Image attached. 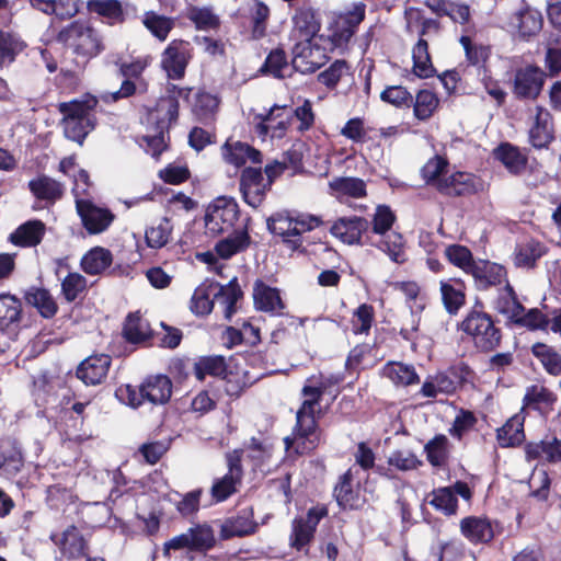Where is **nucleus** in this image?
Listing matches in <instances>:
<instances>
[{
  "label": "nucleus",
  "mask_w": 561,
  "mask_h": 561,
  "mask_svg": "<svg viewBox=\"0 0 561 561\" xmlns=\"http://www.w3.org/2000/svg\"><path fill=\"white\" fill-rule=\"evenodd\" d=\"M324 390L325 385L322 381H318L314 377L307 379L301 390L304 401L297 411L295 431L293 436L284 438L286 449L294 448L297 454L302 455L318 446L320 438L316 432L314 412Z\"/></svg>",
  "instance_id": "obj_1"
},
{
  "label": "nucleus",
  "mask_w": 561,
  "mask_h": 561,
  "mask_svg": "<svg viewBox=\"0 0 561 561\" xmlns=\"http://www.w3.org/2000/svg\"><path fill=\"white\" fill-rule=\"evenodd\" d=\"M57 41L76 56L85 59L94 58L105 50L102 33L87 21L69 23L59 31Z\"/></svg>",
  "instance_id": "obj_2"
},
{
  "label": "nucleus",
  "mask_w": 561,
  "mask_h": 561,
  "mask_svg": "<svg viewBox=\"0 0 561 561\" xmlns=\"http://www.w3.org/2000/svg\"><path fill=\"white\" fill-rule=\"evenodd\" d=\"M96 101H78L64 102L58 105L59 112L64 115L61 125L65 136L78 142L83 144L87 135L94 129L95 119L92 108Z\"/></svg>",
  "instance_id": "obj_3"
},
{
  "label": "nucleus",
  "mask_w": 561,
  "mask_h": 561,
  "mask_svg": "<svg viewBox=\"0 0 561 561\" xmlns=\"http://www.w3.org/2000/svg\"><path fill=\"white\" fill-rule=\"evenodd\" d=\"M461 330L483 352L494 350L501 342L500 330L495 328L491 316L481 310L470 311L461 322Z\"/></svg>",
  "instance_id": "obj_4"
},
{
  "label": "nucleus",
  "mask_w": 561,
  "mask_h": 561,
  "mask_svg": "<svg viewBox=\"0 0 561 561\" xmlns=\"http://www.w3.org/2000/svg\"><path fill=\"white\" fill-rule=\"evenodd\" d=\"M320 219L314 216L293 218L285 214H276L267 219L268 230L283 238L290 250L301 247L300 236L320 225Z\"/></svg>",
  "instance_id": "obj_5"
},
{
  "label": "nucleus",
  "mask_w": 561,
  "mask_h": 561,
  "mask_svg": "<svg viewBox=\"0 0 561 561\" xmlns=\"http://www.w3.org/2000/svg\"><path fill=\"white\" fill-rule=\"evenodd\" d=\"M330 41L325 37H316L294 43L293 67L301 73H312L321 68L328 60Z\"/></svg>",
  "instance_id": "obj_6"
},
{
  "label": "nucleus",
  "mask_w": 561,
  "mask_h": 561,
  "mask_svg": "<svg viewBox=\"0 0 561 561\" xmlns=\"http://www.w3.org/2000/svg\"><path fill=\"white\" fill-rule=\"evenodd\" d=\"M239 206L233 198L218 197L207 207L205 228L207 233L218 236L228 232L238 220Z\"/></svg>",
  "instance_id": "obj_7"
},
{
  "label": "nucleus",
  "mask_w": 561,
  "mask_h": 561,
  "mask_svg": "<svg viewBox=\"0 0 561 561\" xmlns=\"http://www.w3.org/2000/svg\"><path fill=\"white\" fill-rule=\"evenodd\" d=\"M328 510L324 506L311 507L305 517L295 518L290 535V546L297 550L304 549L313 538L314 530L325 515Z\"/></svg>",
  "instance_id": "obj_8"
},
{
  "label": "nucleus",
  "mask_w": 561,
  "mask_h": 561,
  "mask_svg": "<svg viewBox=\"0 0 561 561\" xmlns=\"http://www.w3.org/2000/svg\"><path fill=\"white\" fill-rule=\"evenodd\" d=\"M76 206L83 227L90 234L105 231L114 219L108 209L98 207L88 199H76Z\"/></svg>",
  "instance_id": "obj_9"
},
{
  "label": "nucleus",
  "mask_w": 561,
  "mask_h": 561,
  "mask_svg": "<svg viewBox=\"0 0 561 561\" xmlns=\"http://www.w3.org/2000/svg\"><path fill=\"white\" fill-rule=\"evenodd\" d=\"M293 27L289 38L293 43L308 41L316 37H324L319 34L320 21L317 19L316 11L310 7H300L296 9L291 18Z\"/></svg>",
  "instance_id": "obj_10"
},
{
  "label": "nucleus",
  "mask_w": 561,
  "mask_h": 561,
  "mask_svg": "<svg viewBox=\"0 0 561 561\" xmlns=\"http://www.w3.org/2000/svg\"><path fill=\"white\" fill-rule=\"evenodd\" d=\"M531 126L529 129V141L538 149L546 148L553 139L552 119L549 111L536 105L529 108Z\"/></svg>",
  "instance_id": "obj_11"
},
{
  "label": "nucleus",
  "mask_w": 561,
  "mask_h": 561,
  "mask_svg": "<svg viewBox=\"0 0 561 561\" xmlns=\"http://www.w3.org/2000/svg\"><path fill=\"white\" fill-rule=\"evenodd\" d=\"M190 58L187 43L172 41L162 54L161 66L169 78L179 80L184 77Z\"/></svg>",
  "instance_id": "obj_12"
},
{
  "label": "nucleus",
  "mask_w": 561,
  "mask_h": 561,
  "mask_svg": "<svg viewBox=\"0 0 561 561\" xmlns=\"http://www.w3.org/2000/svg\"><path fill=\"white\" fill-rule=\"evenodd\" d=\"M270 184L265 182L261 169L247 168L242 171L240 179V191L244 202L253 207H259L264 197Z\"/></svg>",
  "instance_id": "obj_13"
},
{
  "label": "nucleus",
  "mask_w": 561,
  "mask_h": 561,
  "mask_svg": "<svg viewBox=\"0 0 561 561\" xmlns=\"http://www.w3.org/2000/svg\"><path fill=\"white\" fill-rule=\"evenodd\" d=\"M482 190L483 182L467 172H455L446 175L443 182L437 183V191L448 196L470 195Z\"/></svg>",
  "instance_id": "obj_14"
},
{
  "label": "nucleus",
  "mask_w": 561,
  "mask_h": 561,
  "mask_svg": "<svg viewBox=\"0 0 561 561\" xmlns=\"http://www.w3.org/2000/svg\"><path fill=\"white\" fill-rule=\"evenodd\" d=\"M545 83V72L536 66L518 69L514 78V93L518 98L535 99L539 95Z\"/></svg>",
  "instance_id": "obj_15"
},
{
  "label": "nucleus",
  "mask_w": 561,
  "mask_h": 561,
  "mask_svg": "<svg viewBox=\"0 0 561 561\" xmlns=\"http://www.w3.org/2000/svg\"><path fill=\"white\" fill-rule=\"evenodd\" d=\"M286 106L274 105L265 115L260 114L255 118L259 119L255 124V133L263 140L270 136L274 138H283L289 125V118L283 117L282 113Z\"/></svg>",
  "instance_id": "obj_16"
},
{
  "label": "nucleus",
  "mask_w": 561,
  "mask_h": 561,
  "mask_svg": "<svg viewBox=\"0 0 561 561\" xmlns=\"http://www.w3.org/2000/svg\"><path fill=\"white\" fill-rule=\"evenodd\" d=\"M50 539L58 547L61 557L67 560L85 556L88 543L81 531L73 525L67 527L61 535H51Z\"/></svg>",
  "instance_id": "obj_17"
},
{
  "label": "nucleus",
  "mask_w": 561,
  "mask_h": 561,
  "mask_svg": "<svg viewBox=\"0 0 561 561\" xmlns=\"http://www.w3.org/2000/svg\"><path fill=\"white\" fill-rule=\"evenodd\" d=\"M368 220L363 217H343L331 226L330 232L344 243L359 244L362 234L368 229Z\"/></svg>",
  "instance_id": "obj_18"
},
{
  "label": "nucleus",
  "mask_w": 561,
  "mask_h": 561,
  "mask_svg": "<svg viewBox=\"0 0 561 561\" xmlns=\"http://www.w3.org/2000/svg\"><path fill=\"white\" fill-rule=\"evenodd\" d=\"M111 357L106 354L92 355L85 358L77 369V376L85 385L101 383L108 371Z\"/></svg>",
  "instance_id": "obj_19"
},
{
  "label": "nucleus",
  "mask_w": 561,
  "mask_h": 561,
  "mask_svg": "<svg viewBox=\"0 0 561 561\" xmlns=\"http://www.w3.org/2000/svg\"><path fill=\"white\" fill-rule=\"evenodd\" d=\"M510 24L522 37H530L541 31L543 20L538 10L525 7L512 15Z\"/></svg>",
  "instance_id": "obj_20"
},
{
  "label": "nucleus",
  "mask_w": 561,
  "mask_h": 561,
  "mask_svg": "<svg viewBox=\"0 0 561 561\" xmlns=\"http://www.w3.org/2000/svg\"><path fill=\"white\" fill-rule=\"evenodd\" d=\"M172 393V382L164 375L148 377L140 386V397L153 404H163Z\"/></svg>",
  "instance_id": "obj_21"
},
{
  "label": "nucleus",
  "mask_w": 561,
  "mask_h": 561,
  "mask_svg": "<svg viewBox=\"0 0 561 561\" xmlns=\"http://www.w3.org/2000/svg\"><path fill=\"white\" fill-rule=\"evenodd\" d=\"M461 534L473 543H486L494 537V530L488 518L469 516L460 522Z\"/></svg>",
  "instance_id": "obj_22"
},
{
  "label": "nucleus",
  "mask_w": 561,
  "mask_h": 561,
  "mask_svg": "<svg viewBox=\"0 0 561 561\" xmlns=\"http://www.w3.org/2000/svg\"><path fill=\"white\" fill-rule=\"evenodd\" d=\"M222 157L226 162L241 167L248 161L261 163V152L250 145L241 141H227L222 146Z\"/></svg>",
  "instance_id": "obj_23"
},
{
  "label": "nucleus",
  "mask_w": 561,
  "mask_h": 561,
  "mask_svg": "<svg viewBox=\"0 0 561 561\" xmlns=\"http://www.w3.org/2000/svg\"><path fill=\"white\" fill-rule=\"evenodd\" d=\"M470 274L473 276L478 286L481 288H486L489 286L499 285L502 282H507V273L505 267L493 262H477Z\"/></svg>",
  "instance_id": "obj_24"
},
{
  "label": "nucleus",
  "mask_w": 561,
  "mask_h": 561,
  "mask_svg": "<svg viewBox=\"0 0 561 561\" xmlns=\"http://www.w3.org/2000/svg\"><path fill=\"white\" fill-rule=\"evenodd\" d=\"M45 233V225L39 220H30L21 225L9 237V240L19 247L37 245Z\"/></svg>",
  "instance_id": "obj_25"
},
{
  "label": "nucleus",
  "mask_w": 561,
  "mask_h": 561,
  "mask_svg": "<svg viewBox=\"0 0 561 561\" xmlns=\"http://www.w3.org/2000/svg\"><path fill=\"white\" fill-rule=\"evenodd\" d=\"M251 238L247 226L239 230H234L227 238L220 240L216 244V252L221 259H230L232 255L244 251L249 248Z\"/></svg>",
  "instance_id": "obj_26"
},
{
  "label": "nucleus",
  "mask_w": 561,
  "mask_h": 561,
  "mask_svg": "<svg viewBox=\"0 0 561 561\" xmlns=\"http://www.w3.org/2000/svg\"><path fill=\"white\" fill-rule=\"evenodd\" d=\"M525 451L528 460L561 461V442L554 437L527 444Z\"/></svg>",
  "instance_id": "obj_27"
},
{
  "label": "nucleus",
  "mask_w": 561,
  "mask_h": 561,
  "mask_svg": "<svg viewBox=\"0 0 561 561\" xmlns=\"http://www.w3.org/2000/svg\"><path fill=\"white\" fill-rule=\"evenodd\" d=\"M494 309L512 322L519 319L520 312L524 311L523 305L517 300V296L508 282L494 300Z\"/></svg>",
  "instance_id": "obj_28"
},
{
  "label": "nucleus",
  "mask_w": 561,
  "mask_h": 561,
  "mask_svg": "<svg viewBox=\"0 0 561 561\" xmlns=\"http://www.w3.org/2000/svg\"><path fill=\"white\" fill-rule=\"evenodd\" d=\"M113 255L110 250L95 247L88 251L81 259V267L89 275L103 273L111 266Z\"/></svg>",
  "instance_id": "obj_29"
},
{
  "label": "nucleus",
  "mask_w": 561,
  "mask_h": 561,
  "mask_svg": "<svg viewBox=\"0 0 561 561\" xmlns=\"http://www.w3.org/2000/svg\"><path fill=\"white\" fill-rule=\"evenodd\" d=\"M28 187L37 198L50 203L59 199L64 194V185L46 175L30 181Z\"/></svg>",
  "instance_id": "obj_30"
},
{
  "label": "nucleus",
  "mask_w": 561,
  "mask_h": 561,
  "mask_svg": "<svg viewBox=\"0 0 561 561\" xmlns=\"http://www.w3.org/2000/svg\"><path fill=\"white\" fill-rule=\"evenodd\" d=\"M525 438L524 419L516 414L497 430V442L501 447L519 445Z\"/></svg>",
  "instance_id": "obj_31"
},
{
  "label": "nucleus",
  "mask_w": 561,
  "mask_h": 561,
  "mask_svg": "<svg viewBox=\"0 0 561 561\" xmlns=\"http://www.w3.org/2000/svg\"><path fill=\"white\" fill-rule=\"evenodd\" d=\"M87 8L90 12L107 19L111 25L125 21L123 4L118 0H89Z\"/></svg>",
  "instance_id": "obj_32"
},
{
  "label": "nucleus",
  "mask_w": 561,
  "mask_h": 561,
  "mask_svg": "<svg viewBox=\"0 0 561 561\" xmlns=\"http://www.w3.org/2000/svg\"><path fill=\"white\" fill-rule=\"evenodd\" d=\"M493 153L511 173L518 174L526 168V157L511 144L500 145Z\"/></svg>",
  "instance_id": "obj_33"
},
{
  "label": "nucleus",
  "mask_w": 561,
  "mask_h": 561,
  "mask_svg": "<svg viewBox=\"0 0 561 561\" xmlns=\"http://www.w3.org/2000/svg\"><path fill=\"white\" fill-rule=\"evenodd\" d=\"M123 334L128 342L140 343L150 337L151 329L148 321L135 312L126 318Z\"/></svg>",
  "instance_id": "obj_34"
},
{
  "label": "nucleus",
  "mask_w": 561,
  "mask_h": 561,
  "mask_svg": "<svg viewBox=\"0 0 561 561\" xmlns=\"http://www.w3.org/2000/svg\"><path fill=\"white\" fill-rule=\"evenodd\" d=\"M32 5L47 14L54 13L60 19H69L79 12L77 0H31Z\"/></svg>",
  "instance_id": "obj_35"
},
{
  "label": "nucleus",
  "mask_w": 561,
  "mask_h": 561,
  "mask_svg": "<svg viewBox=\"0 0 561 561\" xmlns=\"http://www.w3.org/2000/svg\"><path fill=\"white\" fill-rule=\"evenodd\" d=\"M144 26L159 41L163 42L167 39L169 33L174 26V22L171 18L158 14L154 11L145 12L142 20Z\"/></svg>",
  "instance_id": "obj_36"
},
{
  "label": "nucleus",
  "mask_w": 561,
  "mask_h": 561,
  "mask_svg": "<svg viewBox=\"0 0 561 561\" xmlns=\"http://www.w3.org/2000/svg\"><path fill=\"white\" fill-rule=\"evenodd\" d=\"M254 301L257 309L267 312H278L284 308L278 290L263 284L256 285Z\"/></svg>",
  "instance_id": "obj_37"
},
{
  "label": "nucleus",
  "mask_w": 561,
  "mask_h": 561,
  "mask_svg": "<svg viewBox=\"0 0 561 561\" xmlns=\"http://www.w3.org/2000/svg\"><path fill=\"white\" fill-rule=\"evenodd\" d=\"M173 226L168 218H161L146 230V242L149 248L161 249L168 244Z\"/></svg>",
  "instance_id": "obj_38"
},
{
  "label": "nucleus",
  "mask_w": 561,
  "mask_h": 561,
  "mask_svg": "<svg viewBox=\"0 0 561 561\" xmlns=\"http://www.w3.org/2000/svg\"><path fill=\"white\" fill-rule=\"evenodd\" d=\"M255 525L248 516H237L226 519L220 527L221 539L243 537L254 531Z\"/></svg>",
  "instance_id": "obj_39"
},
{
  "label": "nucleus",
  "mask_w": 561,
  "mask_h": 561,
  "mask_svg": "<svg viewBox=\"0 0 561 561\" xmlns=\"http://www.w3.org/2000/svg\"><path fill=\"white\" fill-rule=\"evenodd\" d=\"M383 374L399 386H410L420 381L414 367L402 363H389L383 368Z\"/></svg>",
  "instance_id": "obj_40"
},
{
  "label": "nucleus",
  "mask_w": 561,
  "mask_h": 561,
  "mask_svg": "<svg viewBox=\"0 0 561 561\" xmlns=\"http://www.w3.org/2000/svg\"><path fill=\"white\" fill-rule=\"evenodd\" d=\"M413 69L416 76L421 78H428L433 75L434 68L431 62L428 54L427 42L420 38L412 50Z\"/></svg>",
  "instance_id": "obj_41"
},
{
  "label": "nucleus",
  "mask_w": 561,
  "mask_h": 561,
  "mask_svg": "<svg viewBox=\"0 0 561 561\" xmlns=\"http://www.w3.org/2000/svg\"><path fill=\"white\" fill-rule=\"evenodd\" d=\"M533 354L549 374L561 375V355L551 346L537 343L533 346Z\"/></svg>",
  "instance_id": "obj_42"
},
{
  "label": "nucleus",
  "mask_w": 561,
  "mask_h": 561,
  "mask_svg": "<svg viewBox=\"0 0 561 561\" xmlns=\"http://www.w3.org/2000/svg\"><path fill=\"white\" fill-rule=\"evenodd\" d=\"M192 542V551H207L216 543L215 533L207 524H199L188 528Z\"/></svg>",
  "instance_id": "obj_43"
},
{
  "label": "nucleus",
  "mask_w": 561,
  "mask_h": 561,
  "mask_svg": "<svg viewBox=\"0 0 561 561\" xmlns=\"http://www.w3.org/2000/svg\"><path fill=\"white\" fill-rule=\"evenodd\" d=\"M26 300L34 306L45 318L53 317L57 311V305L48 290L34 288L26 294Z\"/></svg>",
  "instance_id": "obj_44"
},
{
  "label": "nucleus",
  "mask_w": 561,
  "mask_h": 561,
  "mask_svg": "<svg viewBox=\"0 0 561 561\" xmlns=\"http://www.w3.org/2000/svg\"><path fill=\"white\" fill-rule=\"evenodd\" d=\"M330 188L336 194L351 197H363L366 194L365 182L357 178H339L330 182Z\"/></svg>",
  "instance_id": "obj_45"
},
{
  "label": "nucleus",
  "mask_w": 561,
  "mask_h": 561,
  "mask_svg": "<svg viewBox=\"0 0 561 561\" xmlns=\"http://www.w3.org/2000/svg\"><path fill=\"white\" fill-rule=\"evenodd\" d=\"M428 503L445 515H454L457 512L458 500L451 488H439L430 495Z\"/></svg>",
  "instance_id": "obj_46"
},
{
  "label": "nucleus",
  "mask_w": 561,
  "mask_h": 561,
  "mask_svg": "<svg viewBox=\"0 0 561 561\" xmlns=\"http://www.w3.org/2000/svg\"><path fill=\"white\" fill-rule=\"evenodd\" d=\"M24 48V43L14 34L0 31V66L10 64Z\"/></svg>",
  "instance_id": "obj_47"
},
{
  "label": "nucleus",
  "mask_w": 561,
  "mask_h": 561,
  "mask_svg": "<svg viewBox=\"0 0 561 561\" xmlns=\"http://www.w3.org/2000/svg\"><path fill=\"white\" fill-rule=\"evenodd\" d=\"M215 289H217V285L201 286L195 289L191 300V310L195 314L205 316L211 311L216 300L210 296H214Z\"/></svg>",
  "instance_id": "obj_48"
},
{
  "label": "nucleus",
  "mask_w": 561,
  "mask_h": 561,
  "mask_svg": "<svg viewBox=\"0 0 561 561\" xmlns=\"http://www.w3.org/2000/svg\"><path fill=\"white\" fill-rule=\"evenodd\" d=\"M242 293L236 285L217 286L214 290L215 300L224 306L225 317L230 319L236 312V304L241 297Z\"/></svg>",
  "instance_id": "obj_49"
},
{
  "label": "nucleus",
  "mask_w": 561,
  "mask_h": 561,
  "mask_svg": "<svg viewBox=\"0 0 561 561\" xmlns=\"http://www.w3.org/2000/svg\"><path fill=\"white\" fill-rule=\"evenodd\" d=\"M542 253L543 248L539 242L528 241L519 244L515 252V264L519 267H533Z\"/></svg>",
  "instance_id": "obj_50"
},
{
  "label": "nucleus",
  "mask_w": 561,
  "mask_h": 561,
  "mask_svg": "<svg viewBox=\"0 0 561 561\" xmlns=\"http://www.w3.org/2000/svg\"><path fill=\"white\" fill-rule=\"evenodd\" d=\"M186 16L198 30H211L219 25V18L210 8L191 7Z\"/></svg>",
  "instance_id": "obj_51"
},
{
  "label": "nucleus",
  "mask_w": 561,
  "mask_h": 561,
  "mask_svg": "<svg viewBox=\"0 0 561 561\" xmlns=\"http://www.w3.org/2000/svg\"><path fill=\"white\" fill-rule=\"evenodd\" d=\"M447 164V161L439 156L430 159L421 171L425 182L437 190V183L446 178Z\"/></svg>",
  "instance_id": "obj_52"
},
{
  "label": "nucleus",
  "mask_w": 561,
  "mask_h": 561,
  "mask_svg": "<svg viewBox=\"0 0 561 561\" xmlns=\"http://www.w3.org/2000/svg\"><path fill=\"white\" fill-rule=\"evenodd\" d=\"M438 106V99L428 91L422 90L416 94L414 103V115L420 121L428 119Z\"/></svg>",
  "instance_id": "obj_53"
},
{
  "label": "nucleus",
  "mask_w": 561,
  "mask_h": 561,
  "mask_svg": "<svg viewBox=\"0 0 561 561\" xmlns=\"http://www.w3.org/2000/svg\"><path fill=\"white\" fill-rule=\"evenodd\" d=\"M21 302L11 295L0 296V328L4 329L9 324L20 319Z\"/></svg>",
  "instance_id": "obj_54"
},
{
  "label": "nucleus",
  "mask_w": 561,
  "mask_h": 561,
  "mask_svg": "<svg viewBox=\"0 0 561 561\" xmlns=\"http://www.w3.org/2000/svg\"><path fill=\"white\" fill-rule=\"evenodd\" d=\"M445 255L451 264L469 274L477 263L473 261L471 252L466 247L459 244L447 247Z\"/></svg>",
  "instance_id": "obj_55"
},
{
  "label": "nucleus",
  "mask_w": 561,
  "mask_h": 561,
  "mask_svg": "<svg viewBox=\"0 0 561 561\" xmlns=\"http://www.w3.org/2000/svg\"><path fill=\"white\" fill-rule=\"evenodd\" d=\"M240 482L241 478L226 473L214 481L210 490L211 496L216 502H222L237 492V485Z\"/></svg>",
  "instance_id": "obj_56"
},
{
  "label": "nucleus",
  "mask_w": 561,
  "mask_h": 561,
  "mask_svg": "<svg viewBox=\"0 0 561 561\" xmlns=\"http://www.w3.org/2000/svg\"><path fill=\"white\" fill-rule=\"evenodd\" d=\"M377 247L387 253L393 262L402 263L405 260L403 251V238L398 232L392 231L388 233Z\"/></svg>",
  "instance_id": "obj_57"
},
{
  "label": "nucleus",
  "mask_w": 561,
  "mask_h": 561,
  "mask_svg": "<svg viewBox=\"0 0 561 561\" xmlns=\"http://www.w3.org/2000/svg\"><path fill=\"white\" fill-rule=\"evenodd\" d=\"M351 474L345 473L334 490L335 499L340 506L354 508L358 504V496L351 485Z\"/></svg>",
  "instance_id": "obj_58"
},
{
  "label": "nucleus",
  "mask_w": 561,
  "mask_h": 561,
  "mask_svg": "<svg viewBox=\"0 0 561 561\" xmlns=\"http://www.w3.org/2000/svg\"><path fill=\"white\" fill-rule=\"evenodd\" d=\"M285 70H288V64L286 55L282 49L272 50L261 68L262 72L270 73L275 78H284Z\"/></svg>",
  "instance_id": "obj_59"
},
{
  "label": "nucleus",
  "mask_w": 561,
  "mask_h": 561,
  "mask_svg": "<svg viewBox=\"0 0 561 561\" xmlns=\"http://www.w3.org/2000/svg\"><path fill=\"white\" fill-rule=\"evenodd\" d=\"M374 320V309L367 304L360 305L353 314L352 327L355 334H367Z\"/></svg>",
  "instance_id": "obj_60"
},
{
  "label": "nucleus",
  "mask_w": 561,
  "mask_h": 561,
  "mask_svg": "<svg viewBox=\"0 0 561 561\" xmlns=\"http://www.w3.org/2000/svg\"><path fill=\"white\" fill-rule=\"evenodd\" d=\"M447 438L444 435H437L425 445L427 460L433 466H440L447 455Z\"/></svg>",
  "instance_id": "obj_61"
},
{
  "label": "nucleus",
  "mask_w": 561,
  "mask_h": 561,
  "mask_svg": "<svg viewBox=\"0 0 561 561\" xmlns=\"http://www.w3.org/2000/svg\"><path fill=\"white\" fill-rule=\"evenodd\" d=\"M442 300L449 313H456L465 302V295L460 289L448 283H440Z\"/></svg>",
  "instance_id": "obj_62"
},
{
  "label": "nucleus",
  "mask_w": 561,
  "mask_h": 561,
  "mask_svg": "<svg viewBox=\"0 0 561 561\" xmlns=\"http://www.w3.org/2000/svg\"><path fill=\"white\" fill-rule=\"evenodd\" d=\"M388 465L401 471L416 469L421 461L410 450H394L388 457Z\"/></svg>",
  "instance_id": "obj_63"
},
{
  "label": "nucleus",
  "mask_w": 561,
  "mask_h": 561,
  "mask_svg": "<svg viewBox=\"0 0 561 561\" xmlns=\"http://www.w3.org/2000/svg\"><path fill=\"white\" fill-rule=\"evenodd\" d=\"M87 279L79 273H70L61 284V289L67 301H73L85 289Z\"/></svg>",
  "instance_id": "obj_64"
}]
</instances>
